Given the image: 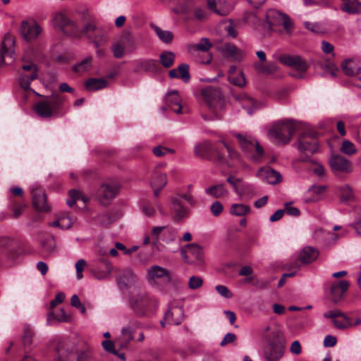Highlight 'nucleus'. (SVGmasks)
I'll use <instances>...</instances> for the list:
<instances>
[{
    "mask_svg": "<svg viewBox=\"0 0 361 361\" xmlns=\"http://www.w3.org/2000/svg\"><path fill=\"white\" fill-rule=\"evenodd\" d=\"M61 221V228L68 229L75 221V217L68 214H65L59 217Z\"/></svg>",
    "mask_w": 361,
    "mask_h": 361,
    "instance_id": "obj_49",
    "label": "nucleus"
},
{
    "mask_svg": "<svg viewBox=\"0 0 361 361\" xmlns=\"http://www.w3.org/2000/svg\"><path fill=\"white\" fill-rule=\"evenodd\" d=\"M334 172L350 173L353 171L352 163L341 155H333L329 161Z\"/></svg>",
    "mask_w": 361,
    "mask_h": 361,
    "instance_id": "obj_18",
    "label": "nucleus"
},
{
    "mask_svg": "<svg viewBox=\"0 0 361 361\" xmlns=\"http://www.w3.org/2000/svg\"><path fill=\"white\" fill-rule=\"evenodd\" d=\"M229 82L240 87L245 85V78L242 73L238 75H231L228 76Z\"/></svg>",
    "mask_w": 361,
    "mask_h": 361,
    "instance_id": "obj_52",
    "label": "nucleus"
},
{
    "mask_svg": "<svg viewBox=\"0 0 361 361\" xmlns=\"http://www.w3.org/2000/svg\"><path fill=\"white\" fill-rule=\"evenodd\" d=\"M295 130L296 127L293 121L285 120L270 129L268 135L278 143L287 144L291 140Z\"/></svg>",
    "mask_w": 361,
    "mask_h": 361,
    "instance_id": "obj_6",
    "label": "nucleus"
},
{
    "mask_svg": "<svg viewBox=\"0 0 361 361\" xmlns=\"http://www.w3.org/2000/svg\"><path fill=\"white\" fill-rule=\"evenodd\" d=\"M298 148L306 153L316 152L318 149L317 133L314 130L304 131L298 139Z\"/></svg>",
    "mask_w": 361,
    "mask_h": 361,
    "instance_id": "obj_10",
    "label": "nucleus"
},
{
    "mask_svg": "<svg viewBox=\"0 0 361 361\" xmlns=\"http://www.w3.org/2000/svg\"><path fill=\"white\" fill-rule=\"evenodd\" d=\"M118 192V187L116 185L102 184L99 190L98 195L100 202L104 204H108L114 199Z\"/></svg>",
    "mask_w": 361,
    "mask_h": 361,
    "instance_id": "obj_23",
    "label": "nucleus"
},
{
    "mask_svg": "<svg viewBox=\"0 0 361 361\" xmlns=\"http://www.w3.org/2000/svg\"><path fill=\"white\" fill-rule=\"evenodd\" d=\"M353 197V192L348 185H345L341 188V199L342 201H348Z\"/></svg>",
    "mask_w": 361,
    "mask_h": 361,
    "instance_id": "obj_60",
    "label": "nucleus"
},
{
    "mask_svg": "<svg viewBox=\"0 0 361 361\" xmlns=\"http://www.w3.org/2000/svg\"><path fill=\"white\" fill-rule=\"evenodd\" d=\"M83 33L92 40L95 48L105 45L109 41V35L106 30L97 27L93 22L87 23L82 29Z\"/></svg>",
    "mask_w": 361,
    "mask_h": 361,
    "instance_id": "obj_9",
    "label": "nucleus"
},
{
    "mask_svg": "<svg viewBox=\"0 0 361 361\" xmlns=\"http://www.w3.org/2000/svg\"><path fill=\"white\" fill-rule=\"evenodd\" d=\"M341 9L348 14H357L361 12V2L359 0H345Z\"/></svg>",
    "mask_w": 361,
    "mask_h": 361,
    "instance_id": "obj_37",
    "label": "nucleus"
},
{
    "mask_svg": "<svg viewBox=\"0 0 361 361\" xmlns=\"http://www.w3.org/2000/svg\"><path fill=\"white\" fill-rule=\"evenodd\" d=\"M112 52L115 58L121 59L125 54L124 47L119 43H116L112 46Z\"/></svg>",
    "mask_w": 361,
    "mask_h": 361,
    "instance_id": "obj_57",
    "label": "nucleus"
},
{
    "mask_svg": "<svg viewBox=\"0 0 361 361\" xmlns=\"http://www.w3.org/2000/svg\"><path fill=\"white\" fill-rule=\"evenodd\" d=\"M151 235L153 240L152 245L157 246L160 240L166 243L174 241L176 232L175 229L169 226H154L152 229Z\"/></svg>",
    "mask_w": 361,
    "mask_h": 361,
    "instance_id": "obj_11",
    "label": "nucleus"
},
{
    "mask_svg": "<svg viewBox=\"0 0 361 361\" xmlns=\"http://www.w3.org/2000/svg\"><path fill=\"white\" fill-rule=\"evenodd\" d=\"M189 68L187 63H181L177 68L171 69L169 72V75L171 78H179L185 82H188L190 80Z\"/></svg>",
    "mask_w": 361,
    "mask_h": 361,
    "instance_id": "obj_30",
    "label": "nucleus"
},
{
    "mask_svg": "<svg viewBox=\"0 0 361 361\" xmlns=\"http://www.w3.org/2000/svg\"><path fill=\"white\" fill-rule=\"evenodd\" d=\"M160 62L166 68H170L173 65L175 54L172 51H164L160 55Z\"/></svg>",
    "mask_w": 361,
    "mask_h": 361,
    "instance_id": "obj_42",
    "label": "nucleus"
},
{
    "mask_svg": "<svg viewBox=\"0 0 361 361\" xmlns=\"http://www.w3.org/2000/svg\"><path fill=\"white\" fill-rule=\"evenodd\" d=\"M235 99L240 102L242 107L247 111L249 115H252L257 109L255 101L247 94H238L235 96Z\"/></svg>",
    "mask_w": 361,
    "mask_h": 361,
    "instance_id": "obj_35",
    "label": "nucleus"
},
{
    "mask_svg": "<svg viewBox=\"0 0 361 361\" xmlns=\"http://www.w3.org/2000/svg\"><path fill=\"white\" fill-rule=\"evenodd\" d=\"M330 291L332 301L334 303L338 302L341 299L343 295L342 291L339 290V287L332 285Z\"/></svg>",
    "mask_w": 361,
    "mask_h": 361,
    "instance_id": "obj_56",
    "label": "nucleus"
},
{
    "mask_svg": "<svg viewBox=\"0 0 361 361\" xmlns=\"http://www.w3.org/2000/svg\"><path fill=\"white\" fill-rule=\"evenodd\" d=\"M275 17H279L281 19L284 29L288 33H290L293 27V23L290 18L288 17V16L283 15L274 10L269 11L266 16L267 23L269 26H272L275 24V21L272 20V18Z\"/></svg>",
    "mask_w": 361,
    "mask_h": 361,
    "instance_id": "obj_27",
    "label": "nucleus"
},
{
    "mask_svg": "<svg viewBox=\"0 0 361 361\" xmlns=\"http://www.w3.org/2000/svg\"><path fill=\"white\" fill-rule=\"evenodd\" d=\"M106 79L91 78L85 82V87L87 91L94 92L105 88L107 86Z\"/></svg>",
    "mask_w": 361,
    "mask_h": 361,
    "instance_id": "obj_33",
    "label": "nucleus"
},
{
    "mask_svg": "<svg viewBox=\"0 0 361 361\" xmlns=\"http://www.w3.org/2000/svg\"><path fill=\"white\" fill-rule=\"evenodd\" d=\"M92 61V57L91 56H88L82 61L73 66V70L75 72H83L91 66Z\"/></svg>",
    "mask_w": 361,
    "mask_h": 361,
    "instance_id": "obj_46",
    "label": "nucleus"
},
{
    "mask_svg": "<svg viewBox=\"0 0 361 361\" xmlns=\"http://www.w3.org/2000/svg\"><path fill=\"white\" fill-rule=\"evenodd\" d=\"M32 204L36 209L41 212L49 211L47 196L44 191L39 188H35L32 190Z\"/></svg>",
    "mask_w": 361,
    "mask_h": 361,
    "instance_id": "obj_24",
    "label": "nucleus"
},
{
    "mask_svg": "<svg viewBox=\"0 0 361 361\" xmlns=\"http://www.w3.org/2000/svg\"><path fill=\"white\" fill-rule=\"evenodd\" d=\"M139 322L135 319H130L127 326H124L121 329V336L118 338L120 346L121 348L126 347L133 338V333L138 328Z\"/></svg>",
    "mask_w": 361,
    "mask_h": 361,
    "instance_id": "obj_22",
    "label": "nucleus"
},
{
    "mask_svg": "<svg viewBox=\"0 0 361 361\" xmlns=\"http://www.w3.org/2000/svg\"><path fill=\"white\" fill-rule=\"evenodd\" d=\"M223 205L219 202L216 201L213 202L210 207V211L214 216H218L223 211Z\"/></svg>",
    "mask_w": 361,
    "mask_h": 361,
    "instance_id": "obj_64",
    "label": "nucleus"
},
{
    "mask_svg": "<svg viewBox=\"0 0 361 361\" xmlns=\"http://www.w3.org/2000/svg\"><path fill=\"white\" fill-rule=\"evenodd\" d=\"M136 277L130 269H119L117 271V281L120 284L128 286L133 283Z\"/></svg>",
    "mask_w": 361,
    "mask_h": 361,
    "instance_id": "obj_34",
    "label": "nucleus"
},
{
    "mask_svg": "<svg viewBox=\"0 0 361 361\" xmlns=\"http://www.w3.org/2000/svg\"><path fill=\"white\" fill-rule=\"evenodd\" d=\"M15 41L10 35H6L0 50V63L11 64L14 60Z\"/></svg>",
    "mask_w": 361,
    "mask_h": 361,
    "instance_id": "obj_13",
    "label": "nucleus"
},
{
    "mask_svg": "<svg viewBox=\"0 0 361 361\" xmlns=\"http://www.w3.org/2000/svg\"><path fill=\"white\" fill-rule=\"evenodd\" d=\"M52 319H54L60 322H67L70 321L71 317L66 313L63 309H61L58 315L54 314L53 312H51L48 314L47 322L51 324Z\"/></svg>",
    "mask_w": 361,
    "mask_h": 361,
    "instance_id": "obj_44",
    "label": "nucleus"
},
{
    "mask_svg": "<svg viewBox=\"0 0 361 361\" xmlns=\"http://www.w3.org/2000/svg\"><path fill=\"white\" fill-rule=\"evenodd\" d=\"M54 26L61 30L64 33L75 32L78 27L76 23L67 18L63 13H56L54 18Z\"/></svg>",
    "mask_w": 361,
    "mask_h": 361,
    "instance_id": "obj_19",
    "label": "nucleus"
},
{
    "mask_svg": "<svg viewBox=\"0 0 361 361\" xmlns=\"http://www.w3.org/2000/svg\"><path fill=\"white\" fill-rule=\"evenodd\" d=\"M171 217L173 221L179 223L188 219L190 214V210L183 205L180 200L177 197H171Z\"/></svg>",
    "mask_w": 361,
    "mask_h": 361,
    "instance_id": "obj_15",
    "label": "nucleus"
},
{
    "mask_svg": "<svg viewBox=\"0 0 361 361\" xmlns=\"http://www.w3.org/2000/svg\"><path fill=\"white\" fill-rule=\"evenodd\" d=\"M152 27L161 42L166 44H169L172 42L173 35L171 32L169 30H164L157 25H152Z\"/></svg>",
    "mask_w": 361,
    "mask_h": 361,
    "instance_id": "obj_40",
    "label": "nucleus"
},
{
    "mask_svg": "<svg viewBox=\"0 0 361 361\" xmlns=\"http://www.w3.org/2000/svg\"><path fill=\"white\" fill-rule=\"evenodd\" d=\"M87 263L86 261L83 259H79L75 263V269H76V277L78 279H81L83 277L82 271L84 268L86 267Z\"/></svg>",
    "mask_w": 361,
    "mask_h": 361,
    "instance_id": "obj_58",
    "label": "nucleus"
},
{
    "mask_svg": "<svg viewBox=\"0 0 361 361\" xmlns=\"http://www.w3.org/2000/svg\"><path fill=\"white\" fill-rule=\"evenodd\" d=\"M203 285V279L200 276H192L189 279L188 287L192 290L198 289Z\"/></svg>",
    "mask_w": 361,
    "mask_h": 361,
    "instance_id": "obj_53",
    "label": "nucleus"
},
{
    "mask_svg": "<svg viewBox=\"0 0 361 361\" xmlns=\"http://www.w3.org/2000/svg\"><path fill=\"white\" fill-rule=\"evenodd\" d=\"M146 280L152 288L165 292L172 279L168 269L159 265H154L147 269Z\"/></svg>",
    "mask_w": 361,
    "mask_h": 361,
    "instance_id": "obj_3",
    "label": "nucleus"
},
{
    "mask_svg": "<svg viewBox=\"0 0 361 361\" xmlns=\"http://www.w3.org/2000/svg\"><path fill=\"white\" fill-rule=\"evenodd\" d=\"M65 97L59 94H53L35 103L34 110L41 118H51L61 116V109Z\"/></svg>",
    "mask_w": 361,
    "mask_h": 361,
    "instance_id": "obj_2",
    "label": "nucleus"
},
{
    "mask_svg": "<svg viewBox=\"0 0 361 361\" xmlns=\"http://www.w3.org/2000/svg\"><path fill=\"white\" fill-rule=\"evenodd\" d=\"M55 360L57 361H75V352L63 342H59L55 349Z\"/></svg>",
    "mask_w": 361,
    "mask_h": 361,
    "instance_id": "obj_21",
    "label": "nucleus"
},
{
    "mask_svg": "<svg viewBox=\"0 0 361 361\" xmlns=\"http://www.w3.org/2000/svg\"><path fill=\"white\" fill-rule=\"evenodd\" d=\"M340 150L347 155H353L357 152L354 144L348 140L343 142Z\"/></svg>",
    "mask_w": 361,
    "mask_h": 361,
    "instance_id": "obj_50",
    "label": "nucleus"
},
{
    "mask_svg": "<svg viewBox=\"0 0 361 361\" xmlns=\"http://www.w3.org/2000/svg\"><path fill=\"white\" fill-rule=\"evenodd\" d=\"M152 152L154 154L158 157H164L169 153L173 154L175 152L174 149L161 145L154 147L152 149Z\"/></svg>",
    "mask_w": 361,
    "mask_h": 361,
    "instance_id": "obj_51",
    "label": "nucleus"
},
{
    "mask_svg": "<svg viewBox=\"0 0 361 361\" xmlns=\"http://www.w3.org/2000/svg\"><path fill=\"white\" fill-rule=\"evenodd\" d=\"M91 353L88 350L75 352V361H90Z\"/></svg>",
    "mask_w": 361,
    "mask_h": 361,
    "instance_id": "obj_61",
    "label": "nucleus"
},
{
    "mask_svg": "<svg viewBox=\"0 0 361 361\" xmlns=\"http://www.w3.org/2000/svg\"><path fill=\"white\" fill-rule=\"evenodd\" d=\"M22 68L25 72H30V75H27L25 73H21L20 76V85L24 90H29L31 81L35 80L37 77V68L32 63L23 65Z\"/></svg>",
    "mask_w": 361,
    "mask_h": 361,
    "instance_id": "obj_20",
    "label": "nucleus"
},
{
    "mask_svg": "<svg viewBox=\"0 0 361 361\" xmlns=\"http://www.w3.org/2000/svg\"><path fill=\"white\" fill-rule=\"evenodd\" d=\"M207 6L210 10L221 16H226L228 13V11L225 9H219L217 8L216 0H207Z\"/></svg>",
    "mask_w": 361,
    "mask_h": 361,
    "instance_id": "obj_55",
    "label": "nucleus"
},
{
    "mask_svg": "<svg viewBox=\"0 0 361 361\" xmlns=\"http://www.w3.org/2000/svg\"><path fill=\"white\" fill-rule=\"evenodd\" d=\"M33 335L34 332L32 327L28 324L25 325L23 327V343L25 346H29L31 345Z\"/></svg>",
    "mask_w": 361,
    "mask_h": 361,
    "instance_id": "obj_47",
    "label": "nucleus"
},
{
    "mask_svg": "<svg viewBox=\"0 0 361 361\" xmlns=\"http://www.w3.org/2000/svg\"><path fill=\"white\" fill-rule=\"evenodd\" d=\"M184 319L183 306L175 301L171 302L165 313L164 319L169 325H178Z\"/></svg>",
    "mask_w": 361,
    "mask_h": 361,
    "instance_id": "obj_14",
    "label": "nucleus"
},
{
    "mask_svg": "<svg viewBox=\"0 0 361 361\" xmlns=\"http://www.w3.org/2000/svg\"><path fill=\"white\" fill-rule=\"evenodd\" d=\"M159 70L157 61L154 59H139L135 61L134 68L135 73L145 71L149 73H157Z\"/></svg>",
    "mask_w": 361,
    "mask_h": 361,
    "instance_id": "obj_25",
    "label": "nucleus"
},
{
    "mask_svg": "<svg viewBox=\"0 0 361 361\" xmlns=\"http://www.w3.org/2000/svg\"><path fill=\"white\" fill-rule=\"evenodd\" d=\"M69 195L71 200H67V204L69 207H72L77 200H81L83 202L87 201V198L82 196V193L77 190H71L69 192Z\"/></svg>",
    "mask_w": 361,
    "mask_h": 361,
    "instance_id": "obj_48",
    "label": "nucleus"
},
{
    "mask_svg": "<svg viewBox=\"0 0 361 361\" xmlns=\"http://www.w3.org/2000/svg\"><path fill=\"white\" fill-rule=\"evenodd\" d=\"M113 271L111 262L101 256L99 259L94 262L91 267L92 276L98 280L107 279Z\"/></svg>",
    "mask_w": 361,
    "mask_h": 361,
    "instance_id": "obj_12",
    "label": "nucleus"
},
{
    "mask_svg": "<svg viewBox=\"0 0 361 361\" xmlns=\"http://www.w3.org/2000/svg\"><path fill=\"white\" fill-rule=\"evenodd\" d=\"M250 212V207L244 204H233L230 207V213L234 216H246Z\"/></svg>",
    "mask_w": 361,
    "mask_h": 361,
    "instance_id": "obj_39",
    "label": "nucleus"
},
{
    "mask_svg": "<svg viewBox=\"0 0 361 361\" xmlns=\"http://www.w3.org/2000/svg\"><path fill=\"white\" fill-rule=\"evenodd\" d=\"M166 105L177 114L182 113V106L178 92L176 90L169 92L165 97Z\"/></svg>",
    "mask_w": 361,
    "mask_h": 361,
    "instance_id": "obj_29",
    "label": "nucleus"
},
{
    "mask_svg": "<svg viewBox=\"0 0 361 361\" xmlns=\"http://www.w3.org/2000/svg\"><path fill=\"white\" fill-rule=\"evenodd\" d=\"M156 299L147 293H138L132 295L130 299V306L137 316H145L153 312L157 307Z\"/></svg>",
    "mask_w": 361,
    "mask_h": 361,
    "instance_id": "obj_5",
    "label": "nucleus"
},
{
    "mask_svg": "<svg viewBox=\"0 0 361 361\" xmlns=\"http://www.w3.org/2000/svg\"><path fill=\"white\" fill-rule=\"evenodd\" d=\"M338 317L342 318V320H340L337 317L332 320L334 326L338 329H343L352 326L350 319L343 312Z\"/></svg>",
    "mask_w": 361,
    "mask_h": 361,
    "instance_id": "obj_45",
    "label": "nucleus"
},
{
    "mask_svg": "<svg viewBox=\"0 0 361 361\" xmlns=\"http://www.w3.org/2000/svg\"><path fill=\"white\" fill-rule=\"evenodd\" d=\"M254 68L258 73L265 75L274 74L278 70V66L274 62H269L266 64L256 62L254 63Z\"/></svg>",
    "mask_w": 361,
    "mask_h": 361,
    "instance_id": "obj_38",
    "label": "nucleus"
},
{
    "mask_svg": "<svg viewBox=\"0 0 361 361\" xmlns=\"http://www.w3.org/2000/svg\"><path fill=\"white\" fill-rule=\"evenodd\" d=\"M323 71L324 74H329L332 77H336L338 71V68L334 63H328L323 67Z\"/></svg>",
    "mask_w": 361,
    "mask_h": 361,
    "instance_id": "obj_62",
    "label": "nucleus"
},
{
    "mask_svg": "<svg viewBox=\"0 0 361 361\" xmlns=\"http://www.w3.org/2000/svg\"><path fill=\"white\" fill-rule=\"evenodd\" d=\"M185 250L188 254L192 255L197 260L202 261V247L197 244H189L185 246Z\"/></svg>",
    "mask_w": 361,
    "mask_h": 361,
    "instance_id": "obj_43",
    "label": "nucleus"
},
{
    "mask_svg": "<svg viewBox=\"0 0 361 361\" xmlns=\"http://www.w3.org/2000/svg\"><path fill=\"white\" fill-rule=\"evenodd\" d=\"M205 193L214 198H221L227 196L228 192L224 184H217L205 189Z\"/></svg>",
    "mask_w": 361,
    "mask_h": 361,
    "instance_id": "obj_36",
    "label": "nucleus"
},
{
    "mask_svg": "<svg viewBox=\"0 0 361 361\" xmlns=\"http://www.w3.org/2000/svg\"><path fill=\"white\" fill-rule=\"evenodd\" d=\"M212 44L208 38H202L198 43L188 44L187 50L188 53L196 57L197 61L201 63H209L212 55L209 54Z\"/></svg>",
    "mask_w": 361,
    "mask_h": 361,
    "instance_id": "obj_8",
    "label": "nucleus"
},
{
    "mask_svg": "<svg viewBox=\"0 0 361 361\" xmlns=\"http://www.w3.org/2000/svg\"><path fill=\"white\" fill-rule=\"evenodd\" d=\"M234 135L246 156L256 162L262 159L264 155V149L254 137L242 133H236Z\"/></svg>",
    "mask_w": 361,
    "mask_h": 361,
    "instance_id": "obj_4",
    "label": "nucleus"
},
{
    "mask_svg": "<svg viewBox=\"0 0 361 361\" xmlns=\"http://www.w3.org/2000/svg\"><path fill=\"white\" fill-rule=\"evenodd\" d=\"M292 202H286L285 203V212L290 216H298L300 214V210L295 207L291 206Z\"/></svg>",
    "mask_w": 361,
    "mask_h": 361,
    "instance_id": "obj_63",
    "label": "nucleus"
},
{
    "mask_svg": "<svg viewBox=\"0 0 361 361\" xmlns=\"http://www.w3.org/2000/svg\"><path fill=\"white\" fill-rule=\"evenodd\" d=\"M341 68L345 74L354 75L361 72V66L359 61L355 59H348L341 64Z\"/></svg>",
    "mask_w": 361,
    "mask_h": 361,
    "instance_id": "obj_32",
    "label": "nucleus"
},
{
    "mask_svg": "<svg viewBox=\"0 0 361 361\" xmlns=\"http://www.w3.org/2000/svg\"><path fill=\"white\" fill-rule=\"evenodd\" d=\"M201 95L208 109L207 114H203L205 121H213L221 118V111L224 108V99L218 89L207 87L201 92Z\"/></svg>",
    "mask_w": 361,
    "mask_h": 361,
    "instance_id": "obj_1",
    "label": "nucleus"
},
{
    "mask_svg": "<svg viewBox=\"0 0 361 361\" xmlns=\"http://www.w3.org/2000/svg\"><path fill=\"white\" fill-rule=\"evenodd\" d=\"M279 61L287 66L295 69V72L291 73L290 75L297 79H302L308 70L310 65L298 55L282 54L279 56Z\"/></svg>",
    "mask_w": 361,
    "mask_h": 361,
    "instance_id": "obj_7",
    "label": "nucleus"
},
{
    "mask_svg": "<svg viewBox=\"0 0 361 361\" xmlns=\"http://www.w3.org/2000/svg\"><path fill=\"white\" fill-rule=\"evenodd\" d=\"M41 32L42 27L34 20H23L21 23L20 32L27 42L36 39Z\"/></svg>",
    "mask_w": 361,
    "mask_h": 361,
    "instance_id": "obj_17",
    "label": "nucleus"
},
{
    "mask_svg": "<svg viewBox=\"0 0 361 361\" xmlns=\"http://www.w3.org/2000/svg\"><path fill=\"white\" fill-rule=\"evenodd\" d=\"M224 147L226 148L229 157L233 161V164L240 163V157L239 153L233 148L228 146L226 143L223 142Z\"/></svg>",
    "mask_w": 361,
    "mask_h": 361,
    "instance_id": "obj_54",
    "label": "nucleus"
},
{
    "mask_svg": "<svg viewBox=\"0 0 361 361\" xmlns=\"http://www.w3.org/2000/svg\"><path fill=\"white\" fill-rule=\"evenodd\" d=\"M268 345L264 348V356L267 361H277L280 360L284 353V345L281 341L267 340Z\"/></svg>",
    "mask_w": 361,
    "mask_h": 361,
    "instance_id": "obj_16",
    "label": "nucleus"
},
{
    "mask_svg": "<svg viewBox=\"0 0 361 361\" xmlns=\"http://www.w3.org/2000/svg\"><path fill=\"white\" fill-rule=\"evenodd\" d=\"M259 174L269 184L275 185L281 181V175L272 169H261Z\"/></svg>",
    "mask_w": 361,
    "mask_h": 361,
    "instance_id": "obj_31",
    "label": "nucleus"
},
{
    "mask_svg": "<svg viewBox=\"0 0 361 361\" xmlns=\"http://www.w3.org/2000/svg\"><path fill=\"white\" fill-rule=\"evenodd\" d=\"M319 250L312 246L304 247L298 256V261L303 264L313 262L319 256Z\"/></svg>",
    "mask_w": 361,
    "mask_h": 361,
    "instance_id": "obj_26",
    "label": "nucleus"
},
{
    "mask_svg": "<svg viewBox=\"0 0 361 361\" xmlns=\"http://www.w3.org/2000/svg\"><path fill=\"white\" fill-rule=\"evenodd\" d=\"M152 188L159 187L163 188L167 183L166 174L161 173H155L151 180Z\"/></svg>",
    "mask_w": 361,
    "mask_h": 361,
    "instance_id": "obj_41",
    "label": "nucleus"
},
{
    "mask_svg": "<svg viewBox=\"0 0 361 361\" xmlns=\"http://www.w3.org/2000/svg\"><path fill=\"white\" fill-rule=\"evenodd\" d=\"M223 52L228 57L236 61H241L245 57V52L237 47L235 44L226 43L222 48Z\"/></svg>",
    "mask_w": 361,
    "mask_h": 361,
    "instance_id": "obj_28",
    "label": "nucleus"
},
{
    "mask_svg": "<svg viewBox=\"0 0 361 361\" xmlns=\"http://www.w3.org/2000/svg\"><path fill=\"white\" fill-rule=\"evenodd\" d=\"M215 289L220 295L225 298H231L233 296L231 291L225 286L217 285Z\"/></svg>",
    "mask_w": 361,
    "mask_h": 361,
    "instance_id": "obj_59",
    "label": "nucleus"
}]
</instances>
